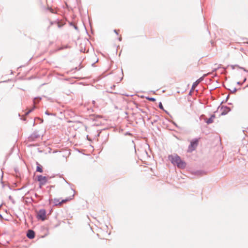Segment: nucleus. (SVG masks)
<instances>
[{
	"mask_svg": "<svg viewBox=\"0 0 248 248\" xmlns=\"http://www.w3.org/2000/svg\"><path fill=\"white\" fill-rule=\"evenodd\" d=\"M36 171L41 173L43 172L42 167L40 164H38V166H37Z\"/></svg>",
	"mask_w": 248,
	"mask_h": 248,
	"instance_id": "1a4fd4ad",
	"label": "nucleus"
},
{
	"mask_svg": "<svg viewBox=\"0 0 248 248\" xmlns=\"http://www.w3.org/2000/svg\"><path fill=\"white\" fill-rule=\"evenodd\" d=\"M27 236L30 239H33L35 236V233L34 231L29 230L27 232Z\"/></svg>",
	"mask_w": 248,
	"mask_h": 248,
	"instance_id": "423d86ee",
	"label": "nucleus"
},
{
	"mask_svg": "<svg viewBox=\"0 0 248 248\" xmlns=\"http://www.w3.org/2000/svg\"><path fill=\"white\" fill-rule=\"evenodd\" d=\"M72 193H73L72 192ZM73 197H74V194H72V195L71 196H69L68 198H65V199L62 200L61 202L59 201V200L56 199V198L54 199L53 200H52V202L55 204V205L61 206L63 203H66V202H69L70 200H71L73 199Z\"/></svg>",
	"mask_w": 248,
	"mask_h": 248,
	"instance_id": "f03ea898",
	"label": "nucleus"
},
{
	"mask_svg": "<svg viewBox=\"0 0 248 248\" xmlns=\"http://www.w3.org/2000/svg\"><path fill=\"white\" fill-rule=\"evenodd\" d=\"M49 10H50V11L51 12V13H54L53 12V10L52 9V8H49Z\"/></svg>",
	"mask_w": 248,
	"mask_h": 248,
	"instance_id": "f8f14e48",
	"label": "nucleus"
},
{
	"mask_svg": "<svg viewBox=\"0 0 248 248\" xmlns=\"http://www.w3.org/2000/svg\"><path fill=\"white\" fill-rule=\"evenodd\" d=\"M34 107L32 109H30L28 112H27L26 113V115L28 114L29 113H30L31 112V111L33 110V109H34Z\"/></svg>",
	"mask_w": 248,
	"mask_h": 248,
	"instance_id": "9d476101",
	"label": "nucleus"
},
{
	"mask_svg": "<svg viewBox=\"0 0 248 248\" xmlns=\"http://www.w3.org/2000/svg\"><path fill=\"white\" fill-rule=\"evenodd\" d=\"M46 211L44 209H41L37 212V218L41 219L42 220H45L46 219Z\"/></svg>",
	"mask_w": 248,
	"mask_h": 248,
	"instance_id": "20e7f679",
	"label": "nucleus"
},
{
	"mask_svg": "<svg viewBox=\"0 0 248 248\" xmlns=\"http://www.w3.org/2000/svg\"><path fill=\"white\" fill-rule=\"evenodd\" d=\"M215 116L214 115H212L209 119H208L206 121V123L208 124H211L213 122Z\"/></svg>",
	"mask_w": 248,
	"mask_h": 248,
	"instance_id": "6e6552de",
	"label": "nucleus"
},
{
	"mask_svg": "<svg viewBox=\"0 0 248 248\" xmlns=\"http://www.w3.org/2000/svg\"><path fill=\"white\" fill-rule=\"evenodd\" d=\"M169 159L174 165H176L179 168L184 169L186 166V162L177 155H169Z\"/></svg>",
	"mask_w": 248,
	"mask_h": 248,
	"instance_id": "f257e3e1",
	"label": "nucleus"
},
{
	"mask_svg": "<svg viewBox=\"0 0 248 248\" xmlns=\"http://www.w3.org/2000/svg\"><path fill=\"white\" fill-rule=\"evenodd\" d=\"M199 143V140L198 139H195L192 141H191L190 144L188 147V152H192L193 150H194L197 147L198 144Z\"/></svg>",
	"mask_w": 248,
	"mask_h": 248,
	"instance_id": "7ed1b4c3",
	"label": "nucleus"
},
{
	"mask_svg": "<svg viewBox=\"0 0 248 248\" xmlns=\"http://www.w3.org/2000/svg\"><path fill=\"white\" fill-rule=\"evenodd\" d=\"M119 30H114V32L117 34L119 33Z\"/></svg>",
	"mask_w": 248,
	"mask_h": 248,
	"instance_id": "9b49d317",
	"label": "nucleus"
},
{
	"mask_svg": "<svg viewBox=\"0 0 248 248\" xmlns=\"http://www.w3.org/2000/svg\"><path fill=\"white\" fill-rule=\"evenodd\" d=\"M119 40H120V41H121V40H122V37L121 36L120 37H119Z\"/></svg>",
	"mask_w": 248,
	"mask_h": 248,
	"instance_id": "2eb2a0df",
	"label": "nucleus"
},
{
	"mask_svg": "<svg viewBox=\"0 0 248 248\" xmlns=\"http://www.w3.org/2000/svg\"><path fill=\"white\" fill-rule=\"evenodd\" d=\"M149 100H151V101H155V99L153 98H149Z\"/></svg>",
	"mask_w": 248,
	"mask_h": 248,
	"instance_id": "ddd939ff",
	"label": "nucleus"
},
{
	"mask_svg": "<svg viewBox=\"0 0 248 248\" xmlns=\"http://www.w3.org/2000/svg\"><path fill=\"white\" fill-rule=\"evenodd\" d=\"M37 180L39 182L40 186L45 185L47 181V179L46 176L41 175L37 176Z\"/></svg>",
	"mask_w": 248,
	"mask_h": 248,
	"instance_id": "39448f33",
	"label": "nucleus"
},
{
	"mask_svg": "<svg viewBox=\"0 0 248 248\" xmlns=\"http://www.w3.org/2000/svg\"><path fill=\"white\" fill-rule=\"evenodd\" d=\"M203 80V78L201 77L197 80L193 84L192 89H194L197 85Z\"/></svg>",
	"mask_w": 248,
	"mask_h": 248,
	"instance_id": "0eeeda50",
	"label": "nucleus"
},
{
	"mask_svg": "<svg viewBox=\"0 0 248 248\" xmlns=\"http://www.w3.org/2000/svg\"><path fill=\"white\" fill-rule=\"evenodd\" d=\"M159 107H160V108H163V106H162V104H161V103H160V105H159Z\"/></svg>",
	"mask_w": 248,
	"mask_h": 248,
	"instance_id": "4468645a",
	"label": "nucleus"
}]
</instances>
